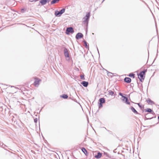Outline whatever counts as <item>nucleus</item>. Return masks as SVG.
Returning <instances> with one entry per match:
<instances>
[{"mask_svg":"<svg viewBox=\"0 0 159 159\" xmlns=\"http://www.w3.org/2000/svg\"><path fill=\"white\" fill-rule=\"evenodd\" d=\"M90 13L87 12L85 16L83 18V23L84 25L88 26L89 19L90 17Z\"/></svg>","mask_w":159,"mask_h":159,"instance_id":"1","label":"nucleus"},{"mask_svg":"<svg viewBox=\"0 0 159 159\" xmlns=\"http://www.w3.org/2000/svg\"><path fill=\"white\" fill-rule=\"evenodd\" d=\"M147 70H144L143 71H141L138 75V78L140 81L142 82L144 79L145 73L147 72Z\"/></svg>","mask_w":159,"mask_h":159,"instance_id":"2","label":"nucleus"},{"mask_svg":"<svg viewBox=\"0 0 159 159\" xmlns=\"http://www.w3.org/2000/svg\"><path fill=\"white\" fill-rule=\"evenodd\" d=\"M74 31L73 28L72 27H69L66 28V33L67 35H69L70 33L73 34L74 33Z\"/></svg>","mask_w":159,"mask_h":159,"instance_id":"3","label":"nucleus"},{"mask_svg":"<svg viewBox=\"0 0 159 159\" xmlns=\"http://www.w3.org/2000/svg\"><path fill=\"white\" fill-rule=\"evenodd\" d=\"M83 37V35L81 33H78L76 36H75V38L77 39H81Z\"/></svg>","mask_w":159,"mask_h":159,"instance_id":"4","label":"nucleus"},{"mask_svg":"<svg viewBox=\"0 0 159 159\" xmlns=\"http://www.w3.org/2000/svg\"><path fill=\"white\" fill-rule=\"evenodd\" d=\"M64 55L66 57H69V55L68 50L66 48H65L64 50Z\"/></svg>","mask_w":159,"mask_h":159,"instance_id":"5","label":"nucleus"},{"mask_svg":"<svg viewBox=\"0 0 159 159\" xmlns=\"http://www.w3.org/2000/svg\"><path fill=\"white\" fill-rule=\"evenodd\" d=\"M121 99L126 104L128 105L130 104V103L129 102L128 99L126 97H125L124 98H123Z\"/></svg>","mask_w":159,"mask_h":159,"instance_id":"6","label":"nucleus"},{"mask_svg":"<svg viewBox=\"0 0 159 159\" xmlns=\"http://www.w3.org/2000/svg\"><path fill=\"white\" fill-rule=\"evenodd\" d=\"M41 81L40 80L38 79H36L34 82V84L35 86H38L39 85V82Z\"/></svg>","mask_w":159,"mask_h":159,"instance_id":"7","label":"nucleus"},{"mask_svg":"<svg viewBox=\"0 0 159 159\" xmlns=\"http://www.w3.org/2000/svg\"><path fill=\"white\" fill-rule=\"evenodd\" d=\"M131 79L129 77H125L124 79V81L128 83H130L131 81Z\"/></svg>","mask_w":159,"mask_h":159,"instance_id":"8","label":"nucleus"},{"mask_svg":"<svg viewBox=\"0 0 159 159\" xmlns=\"http://www.w3.org/2000/svg\"><path fill=\"white\" fill-rule=\"evenodd\" d=\"M102 156V154L100 152H98L97 155H95L94 157L97 159H99Z\"/></svg>","mask_w":159,"mask_h":159,"instance_id":"9","label":"nucleus"},{"mask_svg":"<svg viewBox=\"0 0 159 159\" xmlns=\"http://www.w3.org/2000/svg\"><path fill=\"white\" fill-rule=\"evenodd\" d=\"M39 2L43 5L46 4L47 2H49L48 0H41Z\"/></svg>","mask_w":159,"mask_h":159,"instance_id":"10","label":"nucleus"},{"mask_svg":"<svg viewBox=\"0 0 159 159\" xmlns=\"http://www.w3.org/2000/svg\"><path fill=\"white\" fill-rule=\"evenodd\" d=\"M81 84L84 87H87L88 85V82L83 81L81 83Z\"/></svg>","mask_w":159,"mask_h":159,"instance_id":"11","label":"nucleus"},{"mask_svg":"<svg viewBox=\"0 0 159 159\" xmlns=\"http://www.w3.org/2000/svg\"><path fill=\"white\" fill-rule=\"evenodd\" d=\"M54 14L57 17L60 16L61 15L60 12L57 10H56L55 11Z\"/></svg>","mask_w":159,"mask_h":159,"instance_id":"12","label":"nucleus"},{"mask_svg":"<svg viewBox=\"0 0 159 159\" xmlns=\"http://www.w3.org/2000/svg\"><path fill=\"white\" fill-rule=\"evenodd\" d=\"M99 101L100 103H104L105 102V99L104 98H101L99 99Z\"/></svg>","mask_w":159,"mask_h":159,"instance_id":"13","label":"nucleus"},{"mask_svg":"<svg viewBox=\"0 0 159 159\" xmlns=\"http://www.w3.org/2000/svg\"><path fill=\"white\" fill-rule=\"evenodd\" d=\"M149 115H150V114L148 113H147L146 114L145 116V118L146 120H149V119H151L153 118V117H152L151 118L149 117Z\"/></svg>","mask_w":159,"mask_h":159,"instance_id":"14","label":"nucleus"},{"mask_svg":"<svg viewBox=\"0 0 159 159\" xmlns=\"http://www.w3.org/2000/svg\"><path fill=\"white\" fill-rule=\"evenodd\" d=\"M145 112L151 113H154L153 111L150 108H147V109H146L145 110Z\"/></svg>","mask_w":159,"mask_h":159,"instance_id":"15","label":"nucleus"},{"mask_svg":"<svg viewBox=\"0 0 159 159\" xmlns=\"http://www.w3.org/2000/svg\"><path fill=\"white\" fill-rule=\"evenodd\" d=\"M82 151L87 156L88 154V152L86 149L84 148H82L81 149Z\"/></svg>","mask_w":159,"mask_h":159,"instance_id":"16","label":"nucleus"},{"mask_svg":"<svg viewBox=\"0 0 159 159\" xmlns=\"http://www.w3.org/2000/svg\"><path fill=\"white\" fill-rule=\"evenodd\" d=\"M130 109L134 113H136L137 114H139L137 111L135 109V108L133 107H130Z\"/></svg>","mask_w":159,"mask_h":159,"instance_id":"17","label":"nucleus"},{"mask_svg":"<svg viewBox=\"0 0 159 159\" xmlns=\"http://www.w3.org/2000/svg\"><path fill=\"white\" fill-rule=\"evenodd\" d=\"M147 103L149 104H154V102L149 98H148V100H147Z\"/></svg>","mask_w":159,"mask_h":159,"instance_id":"18","label":"nucleus"},{"mask_svg":"<svg viewBox=\"0 0 159 159\" xmlns=\"http://www.w3.org/2000/svg\"><path fill=\"white\" fill-rule=\"evenodd\" d=\"M60 97L64 99H67L68 98V96L67 94H64L62 95H61Z\"/></svg>","mask_w":159,"mask_h":159,"instance_id":"19","label":"nucleus"},{"mask_svg":"<svg viewBox=\"0 0 159 159\" xmlns=\"http://www.w3.org/2000/svg\"><path fill=\"white\" fill-rule=\"evenodd\" d=\"M84 46L86 48H89V46L87 45V42L85 41H84Z\"/></svg>","mask_w":159,"mask_h":159,"instance_id":"20","label":"nucleus"},{"mask_svg":"<svg viewBox=\"0 0 159 159\" xmlns=\"http://www.w3.org/2000/svg\"><path fill=\"white\" fill-rule=\"evenodd\" d=\"M65 8H62V9H61L59 11L60 12V13L62 15L63 13L65 12Z\"/></svg>","mask_w":159,"mask_h":159,"instance_id":"21","label":"nucleus"},{"mask_svg":"<svg viewBox=\"0 0 159 159\" xmlns=\"http://www.w3.org/2000/svg\"><path fill=\"white\" fill-rule=\"evenodd\" d=\"M129 76L131 77L134 78L135 77L134 74L133 73H130L129 75Z\"/></svg>","mask_w":159,"mask_h":159,"instance_id":"22","label":"nucleus"},{"mask_svg":"<svg viewBox=\"0 0 159 159\" xmlns=\"http://www.w3.org/2000/svg\"><path fill=\"white\" fill-rule=\"evenodd\" d=\"M138 84V87L140 89H141L143 88V86H142V83H141L140 84H138V83H137Z\"/></svg>","mask_w":159,"mask_h":159,"instance_id":"23","label":"nucleus"},{"mask_svg":"<svg viewBox=\"0 0 159 159\" xmlns=\"http://www.w3.org/2000/svg\"><path fill=\"white\" fill-rule=\"evenodd\" d=\"M109 94L111 95H112L114 94V92L111 90H109L108 91Z\"/></svg>","mask_w":159,"mask_h":159,"instance_id":"24","label":"nucleus"},{"mask_svg":"<svg viewBox=\"0 0 159 159\" xmlns=\"http://www.w3.org/2000/svg\"><path fill=\"white\" fill-rule=\"evenodd\" d=\"M80 78L81 79L83 80H85V78L84 77V75H80Z\"/></svg>","mask_w":159,"mask_h":159,"instance_id":"25","label":"nucleus"},{"mask_svg":"<svg viewBox=\"0 0 159 159\" xmlns=\"http://www.w3.org/2000/svg\"><path fill=\"white\" fill-rule=\"evenodd\" d=\"M119 95L121 96L122 98H125L126 97L125 96H123V94L121 93H119Z\"/></svg>","mask_w":159,"mask_h":159,"instance_id":"26","label":"nucleus"},{"mask_svg":"<svg viewBox=\"0 0 159 159\" xmlns=\"http://www.w3.org/2000/svg\"><path fill=\"white\" fill-rule=\"evenodd\" d=\"M107 74L108 75H110V76H112V75H113V74L111 72H110L108 71H107Z\"/></svg>","mask_w":159,"mask_h":159,"instance_id":"27","label":"nucleus"},{"mask_svg":"<svg viewBox=\"0 0 159 159\" xmlns=\"http://www.w3.org/2000/svg\"><path fill=\"white\" fill-rule=\"evenodd\" d=\"M102 104L99 103V108H100L102 107Z\"/></svg>","mask_w":159,"mask_h":159,"instance_id":"28","label":"nucleus"},{"mask_svg":"<svg viewBox=\"0 0 159 159\" xmlns=\"http://www.w3.org/2000/svg\"><path fill=\"white\" fill-rule=\"evenodd\" d=\"M38 119L37 118H36L34 119V122L35 123H37V122L38 121Z\"/></svg>","mask_w":159,"mask_h":159,"instance_id":"29","label":"nucleus"},{"mask_svg":"<svg viewBox=\"0 0 159 159\" xmlns=\"http://www.w3.org/2000/svg\"><path fill=\"white\" fill-rule=\"evenodd\" d=\"M104 154L105 155H106L107 157H109V154L107 153L104 152Z\"/></svg>","mask_w":159,"mask_h":159,"instance_id":"30","label":"nucleus"},{"mask_svg":"<svg viewBox=\"0 0 159 159\" xmlns=\"http://www.w3.org/2000/svg\"><path fill=\"white\" fill-rule=\"evenodd\" d=\"M138 105L139 106V107L140 108H142V106L141 105H140V104H139V103H138Z\"/></svg>","mask_w":159,"mask_h":159,"instance_id":"31","label":"nucleus"},{"mask_svg":"<svg viewBox=\"0 0 159 159\" xmlns=\"http://www.w3.org/2000/svg\"><path fill=\"white\" fill-rule=\"evenodd\" d=\"M29 0V1L31 2H34V0Z\"/></svg>","mask_w":159,"mask_h":159,"instance_id":"32","label":"nucleus"},{"mask_svg":"<svg viewBox=\"0 0 159 159\" xmlns=\"http://www.w3.org/2000/svg\"><path fill=\"white\" fill-rule=\"evenodd\" d=\"M24 9H23V8L22 9H21V12H22V11H24Z\"/></svg>","mask_w":159,"mask_h":159,"instance_id":"33","label":"nucleus"},{"mask_svg":"<svg viewBox=\"0 0 159 159\" xmlns=\"http://www.w3.org/2000/svg\"><path fill=\"white\" fill-rule=\"evenodd\" d=\"M38 0H34V2H36L38 1Z\"/></svg>","mask_w":159,"mask_h":159,"instance_id":"34","label":"nucleus"},{"mask_svg":"<svg viewBox=\"0 0 159 159\" xmlns=\"http://www.w3.org/2000/svg\"><path fill=\"white\" fill-rule=\"evenodd\" d=\"M158 119L159 120V116H158Z\"/></svg>","mask_w":159,"mask_h":159,"instance_id":"35","label":"nucleus"},{"mask_svg":"<svg viewBox=\"0 0 159 159\" xmlns=\"http://www.w3.org/2000/svg\"><path fill=\"white\" fill-rule=\"evenodd\" d=\"M97 50H98V53L99 54V52L98 50V48H97Z\"/></svg>","mask_w":159,"mask_h":159,"instance_id":"36","label":"nucleus"},{"mask_svg":"<svg viewBox=\"0 0 159 159\" xmlns=\"http://www.w3.org/2000/svg\"><path fill=\"white\" fill-rule=\"evenodd\" d=\"M48 0L49 2L51 1V0Z\"/></svg>","mask_w":159,"mask_h":159,"instance_id":"37","label":"nucleus"}]
</instances>
